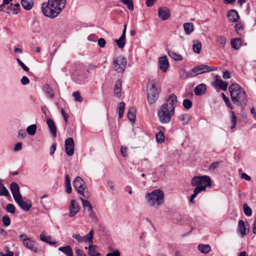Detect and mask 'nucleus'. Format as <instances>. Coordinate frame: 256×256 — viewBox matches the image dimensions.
Instances as JSON below:
<instances>
[{
	"instance_id": "nucleus-1",
	"label": "nucleus",
	"mask_w": 256,
	"mask_h": 256,
	"mask_svg": "<svg viewBox=\"0 0 256 256\" xmlns=\"http://www.w3.org/2000/svg\"><path fill=\"white\" fill-rule=\"evenodd\" d=\"M66 0H48L42 6V14L46 17L54 18L56 17L64 8Z\"/></svg>"
},
{
	"instance_id": "nucleus-2",
	"label": "nucleus",
	"mask_w": 256,
	"mask_h": 256,
	"mask_svg": "<svg viewBox=\"0 0 256 256\" xmlns=\"http://www.w3.org/2000/svg\"><path fill=\"white\" fill-rule=\"evenodd\" d=\"M191 184L196 188L194 189V194L191 195L190 201L192 204H195L194 198L198 194L205 191L207 186H211L212 181L207 176H194L192 180Z\"/></svg>"
},
{
	"instance_id": "nucleus-3",
	"label": "nucleus",
	"mask_w": 256,
	"mask_h": 256,
	"mask_svg": "<svg viewBox=\"0 0 256 256\" xmlns=\"http://www.w3.org/2000/svg\"><path fill=\"white\" fill-rule=\"evenodd\" d=\"M232 102L236 105L246 106L247 96L242 88L236 83H232L228 88Z\"/></svg>"
},
{
	"instance_id": "nucleus-4",
	"label": "nucleus",
	"mask_w": 256,
	"mask_h": 256,
	"mask_svg": "<svg viewBox=\"0 0 256 256\" xmlns=\"http://www.w3.org/2000/svg\"><path fill=\"white\" fill-rule=\"evenodd\" d=\"M146 202L150 206L158 208L164 202V194L160 190H154L146 194Z\"/></svg>"
},
{
	"instance_id": "nucleus-5",
	"label": "nucleus",
	"mask_w": 256,
	"mask_h": 256,
	"mask_svg": "<svg viewBox=\"0 0 256 256\" xmlns=\"http://www.w3.org/2000/svg\"><path fill=\"white\" fill-rule=\"evenodd\" d=\"M174 108H168L166 104H162L158 112L160 122L162 124L168 123L174 114Z\"/></svg>"
},
{
	"instance_id": "nucleus-6",
	"label": "nucleus",
	"mask_w": 256,
	"mask_h": 256,
	"mask_svg": "<svg viewBox=\"0 0 256 256\" xmlns=\"http://www.w3.org/2000/svg\"><path fill=\"white\" fill-rule=\"evenodd\" d=\"M147 98L148 103L154 104L158 100L160 90L156 86V82L154 81L148 80L146 85Z\"/></svg>"
},
{
	"instance_id": "nucleus-7",
	"label": "nucleus",
	"mask_w": 256,
	"mask_h": 256,
	"mask_svg": "<svg viewBox=\"0 0 256 256\" xmlns=\"http://www.w3.org/2000/svg\"><path fill=\"white\" fill-rule=\"evenodd\" d=\"M20 240L22 242L24 246L28 249L34 252L36 254L40 253L41 248L38 244L33 240L31 238L27 237L25 234H22L19 236Z\"/></svg>"
},
{
	"instance_id": "nucleus-8",
	"label": "nucleus",
	"mask_w": 256,
	"mask_h": 256,
	"mask_svg": "<svg viewBox=\"0 0 256 256\" xmlns=\"http://www.w3.org/2000/svg\"><path fill=\"white\" fill-rule=\"evenodd\" d=\"M73 186L77 192L84 197L88 198L90 194L88 190H86L85 182L80 176H77L73 182Z\"/></svg>"
},
{
	"instance_id": "nucleus-9",
	"label": "nucleus",
	"mask_w": 256,
	"mask_h": 256,
	"mask_svg": "<svg viewBox=\"0 0 256 256\" xmlns=\"http://www.w3.org/2000/svg\"><path fill=\"white\" fill-rule=\"evenodd\" d=\"M127 63L126 59L122 56L114 58L112 61L114 70L118 73L124 72Z\"/></svg>"
},
{
	"instance_id": "nucleus-10",
	"label": "nucleus",
	"mask_w": 256,
	"mask_h": 256,
	"mask_svg": "<svg viewBox=\"0 0 256 256\" xmlns=\"http://www.w3.org/2000/svg\"><path fill=\"white\" fill-rule=\"evenodd\" d=\"M19 206L24 211L28 212L32 206V202L26 197L16 198L14 200Z\"/></svg>"
},
{
	"instance_id": "nucleus-11",
	"label": "nucleus",
	"mask_w": 256,
	"mask_h": 256,
	"mask_svg": "<svg viewBox=\"0 0 256 256\" xmlns=\"http://www.w3.org/2000/svg\"><path fill=\"white\" fill-rule=\"evenodd\" d=\"M206 65H200L195 66L192 68L191 70L186 73V76L188 78H192L196 76L198 74L206 72Z\"/></svg>"
},
{
	"instance_id": "nucleus-12",
	"label": "nucleus",
	"mask_w": 256,
	"mask_h": 256,
	"mask_svg": "<svg viewBox=\"0 0 256 256\" xmlns=\"http://www.w3.org/2000/svg\"><path fill=\"white\" fill-rule=\"evenodd\" d=\"M74 142L72 138H68L65 140L64 148L66 154L68 156H72L74 154Z\"/></svg>"
},
{
	"instance_id": "nucleus-13",
	"label": "nucleus",
	"mask_w": 256,
	"mask_h": 256,
	"mask_svg": "<svg viewBox=\"0 0 256 256\" xmlns=\"http://www.w3.org/2000/svg\"><path fill=\"white\" fill-rule=\"evenodd\" d=\"M10 189L14 200L21 198L20 187L16 182H12L10 185Z\"/></svg>"
},
{
	"instance_id": "nucleus-14",
	"label": "nucleus",
	"mask_w": 256,
	"mask_h": 256,
	"mask_svg": "<svg viewBox=\"0 0 256 256\" xmlns=\"http://www.w3.org/2000/svg\"><path fill=\"white\" fill-rule=\"evenodd\" d=\"M69 216L70 217L74 216L80 211L79 206L76 202L72 200L70 201L69 206Z\"/></svg>"
},
{
	"instance_id": "nucleus-15",
	"label": "nucleus",
	"mask_w": 256,
	"mask_h": 256,
	"mask_svg": "<svg viewBox=\"0 0 256 256\" xmlns=\"http://www.w3.org/2000/svg\"><path fill=\"white\" fill-rule=\"evenodd\" d=\"M126 24L124 25V30L122 36L118 39H116L115 42L116 43V45L120 48H124L126 44Z\"/></svg>"
},
{
	"instance_id": "nucleus-16",
	"label": "nucleus",
	"mask_w": 256,
	"mask_h": 256,
	"mask_svg": "<svg viewBox=\"0 0 256 256\" xmlns=\"http://www.w3.org/2000/svg\"><path fill=\"white\" fill-rule=\"evenodd\" d=\"M212 86L218 87L222 90H226L227 89L228 84L218 78V76H216L214 82L212 83Z\"/></svg>"
},
{
	"instance_id": "nucleus-17",
	"label": "nucleus",
	"mask_w": 256,
	"mask_h": 256,
	"mask_svg": "<svg viewBox=\"0 0 256 256\" xmlns=\"http://www.w3.org/2000/svg\"><path fill=\"white\" fill-rule=\"evenodd\" d=\"M158 16L160 19L165 20L170 16V12L166 7L160 8L158 10Z\"/></svg>"
},
{
	"instance_id": "nucleus-18",
	"label": "nucleus",
	"mask_w": 256,
	"mask_h": 256,
	"mask_svg": "<svg viewBox=\"0 0 256 256\" xmlns=\"http://www.w3.org/2000/svg\"><path fill=\"white\" fill-rule=\"evenodd\" d=\"M168 66V62L166 56H162L159 58L160 68L164 72H166Z\"/></svg>"
},
{
	"instance_id": "nucleus-19",
	"label": "nucleus",
	"mask_w": 256,
	"mask_h": 256,
	"mask_svg": "<svg viewBox=\"0 0 256 256\" xmlns=\"http://www.w3.org/2000/svg\"><path fill=\"white\" fill-rule=\"evenodd\" d=\"M114 96L118 98H120L121 96L122 92V80L119 79L115 83L114 88Z\"/></svg>"
},
{
	"instance_id": "nucleus-20",
	"label": "nucleus",
	"mask_w": 256,
	"mask_h": 256,
	"mask_svg": "<svg viewBox=\"0 0 256 256\" xmlns=\"http://www.w3.org/2000/svg\"><path fill=\"white\" fill-rule=\"evenodd\" d=\"M227 16L228 20L234 22H238L240 18L238 12L234 10H229Z\"/></svg>"
},
{
	"instance_id": "nucleus-21",
	"label": "nucleus",
	"mask_w": 256,
	"mask_h": 256,
	"mask_svg": "<svg viewBox=\"0 0 256 256\" xmlns=\"http://www.w3.org/2000/svg\"><path fill=\"white\" fill-rule=\"evenodd\" d=\"M176 102L177 97L174 94H172L169 96L166 102L164 104H166L168 108H170V106L171 108L172 107V108H175V104H176Z\"/></svg>"
},
{
	"instance_id": "nucleus-22",
	"label": "nucleus",
	"mask_w": 256,
	"mask_h": 256,
	"mask_svg": "<svg viewBox=\"0 0 256 256\" xmlns=\"http://www.w3.org/2000/svg\"><path fill=\"white\" fill-rule=\"evenodd\" d=\"M46 123L52 136L56 138V128L54 120L50 118H48L46 120Z\"/></svg>"
},
{
	"instance_id": "nucleus-23",
	"label": "nucleus",
	"mask_w": 256,
	"mask_h": 256,
	"mask_svg": "<svg viewBox=\"0 0 256 256\" xmlns=\"http://www.w3.org/2000/svg\"><path fill=\"white\" fill-rule=\"evenodd\" d=\"M206 90V85L201 84L198 85L194 89V92L196 96H200L204 94Z\"/></svg>"
},
{
	"instance_id": "nucleus-24",
	"label": "nucleus",
	"mask_w": 256,
	"mask_h": 256,
	"mask_svg": "<svg viewBox=\"0 0 256 256\" xmlns=\"http://www.w3.org/2000/svg\"><path fill=\"white\" fill-rule=\"evenodd\" d=\"M98 246L96 245H90L88 246V254L90 256H100Z\"/></svg>"
},
{
	"instance_id": "nucleus-25",
	"label": "nucleus",
	"mask_w": 256,
	"mask_h": 256,
	"mask_svg": "<svg viewBox=\"0 0 256 256\" xmlns=\"http://www.w3.org/2000/svg\"><path fill=\"white\" fill-rule=\"evenodd\" d=\"M238 230L240 232L242 237L246 236L248 232V230L246 232V228L245 226L244 222L242 220H240L238 221Z\"/></svg>"
},
{
	"instance_id": "nucleus-26",
	"label": "nucleus",
	"mask_w": 256,
	"mask_h": 256,
	"mask_svg": "<svg viewBox=\"0 0 256 256\" xmlns=\"http://www.w3.org/2000/svg\"><path fill=\"white\" fill-rule=\"evenodd\" d=\"M20 3L23 8L26 10H31L34 6L33 0H22Z\"/></svg>"
},
{
	"instance_id": "nucleus-27",
	"label": "nucleus",
	"mask_w": 256,
	"mask_h": 256,
	"mask_svg": "<svg viewBox=\"0 0 256 256\" xmlns=\"http://www.w3.org/2000/svg\"><path fill=\"white\" fill-rule=\"evenodd\" d=\"M136 109L134 107H131L129 108L127 116L128 120L134 123L136 120Z\"/></svg>"
},
{
	"instance_id": "nucleus-28",
	"label": "nucleus",
	"mask_w": 256,
	"mask_h": 256,
	"mask_svg": "<svg viewBox=\"0 0 256 256\" xmlns=\"http://www.w3.org/2000/svg\"><path fill=\"white\" fill-rule=\"evenodd\" d=\"M60 251L62 252L66 256H74L72 250L70 246H62L58 248Z\"/></svg>"
},
{
	"instance_id": "nucleus-29",
	"label": "nucleus",
	"mask_w": 256,
	"mask_h": 256,
	"mask_svg": "<svg viewBox=\"0 0 256 256\" xmlns=\"http://www.w3.org/2000/svg\"><path fill=\"white\" fill-rule=\"evenodd\" d=\"M216 44L219 48H224L226 42V38L224 36H219L216 37Z\"/></svg>"
},
{
	"instance_id": "nucleus-30",
	"label": "nucleus",
	"mask_w": 256,
	"mask_h": 256,
	"mask_svg": "<svg viewBox=\"0 0 256 256\" xmlns=\"http://www.w3.org/2000/svg\"><path fill=\"white\" fill-rule=\"evenodd\" d=\"M42 90L44 93L48 96L49 98H52L54 96V94L53 92L52 88L48 84H46L42 88Z\"/></svg>"
},
{
	"instance_id": "nucleus-31",
	"label": "nucleus",
	"mask_w": 256,
	"mask_h": 256,
	"mask_svg": "<svg viewBox=\"0 0 256 256\" xmlns=\"http://www.w3.org/2000/svg\"><path fill=\"white\" fill-rule=\"evenodd\" d=\"M40 238L42 241L48 243L50 245H54L56 243V241H51V237L50 236H46L44 232H42L40 234Z\"/></svg>"
},
{
	"instance_id": "nucleus-32",
	"label": "nucleus",
	"mask_w": 256,
	"mask_h": 256,
	"mask_svg": "<svg viewBox=\"0 0 256 256\" xmlns=\"http://www.w3.org/2000/svg\"><path fill=\"white\" fill-rule=\"evenodd\" d=\"M241 39L236 38L231 40L230 44L232 48L234 50H238L241 46Z\"/></svg>"
},
{
	"instance_id": "nucleus-33",
	"label": "nucleus",
	"mask_w": 256,
	"mask_h": 256,
	"mask_svg": "<svg viewBox=\"0 0 256 256\" xmlns=\"http://www.w3.org/2000/svg\"><path fill=\"white\" fill-rule=\"evenodd\" d=\"M184 28L186 34H190L194 31V25L191 22H186L184 24Z\"/></svg>"
},
{
	"instance_id": "nucleus-34",
	"label": "nucleus",
	"mask_w": 256,
	"mask_h": 256,
	"mask_svg": "<svg viewBox=\"0 0 256 256\" xmlns=\"http://www.w3.org/2000/svg\"><path fill=\"white\" fill-rule=\"evenodd\" d=\"M198 249L202 253L208 254L211 250L208 244H200L198 246Z\"/></svg>"
},
{
	"instance_id": "nucleus-35",
	"label": "nucleus",
	"mask_w": 256,
	"mask_h": 256,
	"mask_svg": "<svg viewBox=\"0 0 256 256\" xmlns=\"http://www.w3.org/2000/svg\"><path fill=\"white\" fill-rule=\"evenodd\" d=\"M168 54L175 60L180 61L183 59L182 56L180 54L172 51L168 52Z\"/></svg>"
},
{
	"instance_id": "nucleus-36",
	"label": "nucleus",
	"mask_w": 256,
	"mask_h": 256,
	"mask_svg": "<svg viewBox=\"0 0 256 256\" xmlns=\"http://www.w3.org/2000/svg\"><path fill=\"white\" fill-rule=\"evenodd\" d=\"M94 233V230L92 229L88 234H86L85 236H83L84 238L83 241L85 242H88L90 243H92L93 241V236Z\"/></svg>"
},
{
	"instance_id": "nucleus-37",
	"label": "nucleus",
	"mask_w": 256,
	"mask_h": 256,
	"mask_svg": "<svg viewBox=\"0 0 256 256\" xmlns=\"http://www.w3.org/2000/svg\"><path fill=\"white\" fill-rule=\"evenodd\" d=\"M2 180L0 179V196H8L9 192L5 186L2 182Z\"/></svg>"
},
{
	"instance_id": "nucleus-38",
	"label": "nucleus",
	"mask_w": 256,
	"mask_h": 256,
	"mask_svg": "<svg viewBox=\"0 0 256 256\" xmlns=\"http://www.w3.org/2000/svg\"><path fill=\"white\" fill-rule=\"evenodd\" d=\"M36 125L35 124L29 126L26 128V132L30 136L34 135L36 132Z\"/></svg>"
},
{
	"instance_id": "nucleus-39",
	"label": "nucleus",
	"mask_w": 256,
	"mask_h": 256,
	"mask_svg": "<svg viewBox=\"0 0 256 256\" xmlns=\"http://www.w3.org/2000/svg\"><path fill=\"white\" fill-rule=\"evenodd\" d=\"M124 107H125V104L124 102H120L118 104V117L120 118H121L123 116L124 110Z\"/></svg>"
},
{
	"instance_id": "nucleus-40",
	"label": "nucleus",
	"mask_w": 256,
	"mask_h": 256,
	"mask_svg": "<svg viewBox=\"0 0 256 256\" xmlns=\"http://www.w3.org/2000/svg\"><path fill=\"white\" fill-rule=\"evenodd\" d=\"M190 116L188 114H184L180 116H178V118L180 121L183 122L184 124H188L190 120Z\"/></svg>"
},
{
	"instance_id": "nucleus-41",
	"label": "nucleus",
	"mask_w": 256,
	"mask_h": 256,
	"mask_svg": "<svg viewBox=\"0 0 256 256\" xmlns=\"http://www.w3.org/2000/svg\"><path fill=\"white\" fill-rule=\"evenodd\" d=\"M192 46V49L194 52L199 54L202 49V43L200 42H194Z\"/></svg>"
},
{
	"instance_id": "nucleus-42",
	"label": "nucleus",
	"mask_w": 256,
	"mask_h": 256,
	"mask_svg": "<svg viewBox=\"0 0 256 256\" xmlns=\"http://www.w3.org/2000/svg\"><path fill=\"white\" fill-rule=\"evenodd\" d=\"M124 5L127 6L128 8L130 10H134V4L132 0H120Z\"/></svg>"
},
{
	"instance_id": "nucleus-43",
	"label": "nucleus",
	"mask_w": 256,
	"mask_h": 256,
	"mask_svg": "<svg viewBox=\"0 0 256 256\" xmlns=\"http://www.w3.org/2000/svg\"><path fill=\"white\" fill-rule=\"evenodd\" d=\"M81 200H82V206L84 208L85 210H87L88 211V210H92V207L91 205V204H90V202L86 200H84L82 198H80Z\"/></svg>"
},
{
	"instance_id": "nucleus-44",
	"label": "nucleus",
	"mask_w": 256,
	"mask_h": 256,
	"mask_svg": "<svg viewBox=\"0 0 256 256\" xmlns=\"http://www.w3.org/2000/svg\"><path fill=\"white\" fill-rule=\"evenodd\" d=\"M231 113V123L232 126H230V128L232 130L235 128L236 124V116L234 114V111L232 110L230 112Z\"/></svg>"
},
{
	"instance_id": "nucleus-45",
	"label": "nucleus",
	"mask_w": 256,
	"mask_h": 256,
	"mask_svg": "<svg viewBox=\"0 0 256 256\" xmlns=\"http://www.w3.org/2000/svg\"><path fill=\"white\" fill-rule=\"evenodd\" d=\"M244 212L247 216H250L252 214V209L248 206L246 204L243 205Z\"/></svg>"
},
{
	"instance_id": "nucleus-46",
	"label": "nucleus",
	"mask_w": 256,
	"mask_h": 256,
	"mask_svg": "<svg viewBox=\"0 0 256 256\" xmlns=\"http://www.w3.org/2000/svg\"><path fill=\"white\" fill-rule=\"evenodd\" d=\"M156 141L158 143L162 144L164 141V134L161 130H160L158 134H156Z\"/></svg>"
},
{
	"instance_id": "nucleus-47",
	"label": "nucleus",
	"mask_w": 256,
	"mask_h": 256,
	"mask_svg": "<svg viewBox=\"0 0 256 256\" xmlns=\"http://www.w3.org/2000/svg\"><path fill=\"white\" fill-rule=\"evenodd\" d=\"M182 105L185 108L188 110L192 106V102L188 99H184Z\"/></svg>"
},
{
	"instance_id": "nucleus-48",
	"label": "nucleus",
	"mask_w": 256,
	"mask_h": 256,
	"mask_svg": "<svg viewBox=\"0 0 256 256\" xmlns=\"http://www.w3.org/2000/svg\"><path fill=\"white\" fill-rule=\"evenodd\" d=\"M222 96L223 100H224V102H225L226 106L228 107L229 108H230L231 110H232L234 108V106L230 103L229 99L226 96V95L224 93H222Z\"/></svg>"
},
{
	"instance_id": "nucleus-49",
	"label": "nucleus",
	"mask_w": 256,
	"mask_h": 256,
	"mask_svg": "<svg viewBox=\"0 0 256 256\" xmlns=\"http://www.w3.org/2000/svg\"><path fill=\"white\" fill-rule=\"evenodd\" d=\"M6 210L8 212L13 214L15 212L16 208H15L13 204H8L6 206Z\"/></svg>"
},
{
	"instance_id": "nucleus-50",
	"label": "nucleus",
	"mask_w": 256,
	"mask_h": 256,
	"mask_svg": "<svg viewBox=\"0 0 256 256\" xmlns=\"http://www.w3.org/2000/svg\"><path fill=\"white\" fill-rule=\"evenodd\" d=\"M10 6L12 7L13 14H16L18 13V8L20 6V4L16 3L13 4L12 3H11Z\"/></svg>"
},
{
	"instance_id": "nucleus-51",
	"label": "nucleus",
	"mask_w": 256,
	"mask_h": 256,
	"mask_svg": "<svg viewBox=\"0 0 256 256\" xmlns=\"http://www.w3.org/2000/svg\"><path fill=\"white\" fill-rule=\"evenodd\" d=\"M2 222L4 223V224L5 226H8L10 225V218L8 216H6V215L2 217Z\"/></svg>"
},
{
	"instance_id": "nucleus-52",
	"label": "nucleus",
	"mask_w": 256,
	"mask_h": 256,
	"mask_svg": "<svg viewBox=\"0 0 256 256\" xmlns=\"http://www.w3.org/2000/svg\"><path fill=\"white\" fill-rule=\"evenodd\" d=\"M73 96L76 101L82 102V98L80 96V94L78 92H74L72 94Z\"/></svg>"
},
{
	"instance_id": "nucleus-53",
	"label": "nucleus",
	"mask_w": 256,
	"mask_h": 256,
	"mask_svg": "<svg viewBox=\"0 0 256 256\" xmlns=\"http://www.w3.org/2000/svg\"><path fill=\"white\" fill-rule=\"evenodd\" d=\"M16 60L18 64L26 72H28L29 70V68L28 66H26L24 62L21 61L20 59L17 58Z\"/></svg>"
},
{
	"instance_id": "nucleus-54",
	"label": "nucleus",
	"mask_w": 256,
	"mask_h": 256,
	"mask_svg": "<svg viewBox=\"0 0 256 256\" xmlns=\"http://www.w3.org/2000/svg\"><path fill=\"white\" fill-rule=\"evenodd\" d=\"M26 136V134L24 130H20L18 131V137L22 139L24 138Z\"/></svg>"
},
{
	"instance_id": "nucleus-55",
	"label": "nucleus",
	"mask_w": 256,
	"mask_h": 256,
	"mask_svg": "<svg viewBox=\"0 0 256 256\" xmlns=\"http://www.w3.org/2000/svg\"><path fill=\"white\" fill-rule=\"evenodd\" d=\"M106 44V40L104 38H100L98 40V45L100 47L102 48L105 46Z\"/></svg>"
},
{
	"instance_id": "nucleus-56",
	"label": "nucleus",
	"mask_w": 256,
	"mask_h": 256,
	"mask_svg": "<svg viewBox=\"0 0 256 256\" xmlns=\"http://www.w3.org/2000/svg\"><path fill=\"white\" fill-rule=\"evenodd\" d=\"M220 162H213L210 166L208 169L210 170H214L218 166Z\"/></svg>"
},
{
	"instance_id": "nucleus-57",
	"label": "nucleus",
	"mask_w": 256,
	"mask_h": 256,
	"mask_svg": "<svg viewBox=\"0 0 256 256\" xmlns=\"http://www.w3.org/2000/svg\"><path fill=\"white\" fill-rule=\"evenodd\" d=\"M61 113L62 115L64 122L66 124L68 122V119L69 116V115L65 112L63 108H62L61 109Z\"/></svg>"
},
{
	"instance_id": "nucleus-58",
	"label": "nucleus",
	"mask_w": 256,
	"mask_h": 256,
	"mask_svg": "<svg viewBox=\"0 0 256 256\" xmlns=\"http://www.w3.org/2000/svg\"><path fill=\"white\" fill-rule=\"evenodd\" d=\"M75 252L76 256H86L82 250H80L78 248H76Z\"/></svg>"
},
{
	"instance_id": "nucleus-59",
	"label": "nucleus",
	"mask_w": 256,
	"mask_h": 256,
	"mask_svg": "<svg viewBox=\"0 0 256 256\" xmlns=\"http://www.w3.org/2000/svg\"><path fill=\"white\" fill-rule=\"evenodd\" d=\"M20 82L22 84L26 85L30 83V80L26 76H23L20 80Z\"/></svg>"
},
{
	"instance_id": "nucleus-60",
	"label": "nucleus",
	"mask_w": 256,
	"mask_h": 256,
	"mask_svg": "<svg viewBox=\"0 0 256 256\" xmlns=\"http://www.w3.org/2000/svg\"><path fill=\"white\" fill-rule=\"evenodd\" d=\"M72 238L76 239L78 242H83L84 238L79 234H74Z\"/></svg>"
},
{
	"instance_id": "nucleus-61",
	"label": "nucleus",
	"mask_w": 256,
	"mask_h": 256,
	"mask_svg": "<svg viewBox=\"0 0 256 256\" xmlns=\"http://www.w3.org/2000/svg\"><path fill=\"white\" fill-rule=\"evenodd\" d=\"M22 148V144L21 142L17 143L14 148V150L15 152H18Z\"/></svg>"
},
{
	"instance_id": "nucleus-62",
	"label": "nucleus",
	"mask_w": 256,
	"mask_h": 256,
	"mask_svg": "<svg viewBox=\"0 0 256 256\" xmlns=\"http://www.w3.org/2000/svg\"><path fill=\"white\" fill-rule=\"evenodd\" d=\"M106 256H120V252L118 250H116L112 252L108 253Z\"/></svg>"
},
{
	"instance_id": "nucleus-63",
	"label": "nucleus",
	"mask_w": 256,
	"mask_h": 256,
	"mask_svg": "<svg viewBox=\"0 0 256 256\" xmlns=\"http://www.w3.org/2000/svg\"><path fill=\"white\" fill-rule=\"evenodd\" d=\"M235 29L237 32L241 31L243 29L242 25L241 24H237L235 26Z\"/></svg>"
},
{
	"instance_id": "nucleus-64",
	"label": "nucleus",
	"mask_w": 256,
	"mask_h": 256,
	"mask_svg": "<svg viewBox=\"0 0 256 256\" xmlns=\"http://www.w3.org/2000/svg\"><path fill=\"white\" fill-rule=\"evenodd\" d=\"M120 151H121L122 154V156H124V157L127 156H128L127 149L126 147H124L123 146H122L121 147Z\"/></svg>"
}]
</instances>
